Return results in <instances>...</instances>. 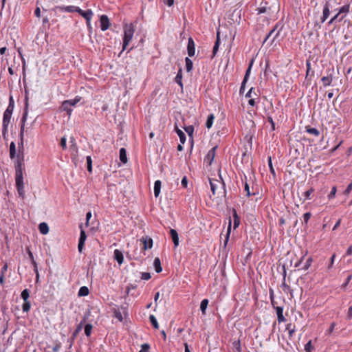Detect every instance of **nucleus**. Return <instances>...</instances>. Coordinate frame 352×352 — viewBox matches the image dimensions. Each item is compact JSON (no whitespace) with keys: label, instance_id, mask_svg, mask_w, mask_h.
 Returning a JSON list of instances; mask_svg holds the SVG:
<instances>
[{"label":"nucleus","instance_id":"nucleus-56","mask_svg":"<svg viewBox=\"0 0 352 352\" xmlns=\"http://www.w3.org/2000/svg\"><path fill=\"white\" fill-rule=\"evenodd\" d=\"M336 193V187L333 186L331 189V192L329 194L328 197L329 199L333 198L335 197V195Z\"/></svg>","mask_w":352,"mask_h":352},{"label":"nucleus","instance_id":"nucleus-5","mask_svg":"<svg viewBox=\"0 0 352 352\" xmlns=\"http://www.w3.org/2000/svg\"><path fill=\"white\" fill-rule=\"evenodd\" d=\"M276 9V6H268V3L267 1L262 2L261 6L257 8L258 14L267 13L270 15L273 13Z\"/></svg>","mask_w":352,"mask_h":352},{"label":"nucleus","instance_id":"nucleus-25","mask_svg":"<svg viewBox=\"0 0 352 352\" xmlns=\"http://www.w3.org/2000/svg\"><path fill=\"white\" fill-rule=\"evenodd\" d=\"M161 182L160 180H157L154 184V195L155 197H157L160 193L161 189Z\"/></svg>","mask_w":352,"mask_h":352},{"label":"nucleus","instance_id":"nucleus-64","mask_svg":"<svg viewBox=\"0 0 352 352\" xmlns=\"http://www.w3.org/2000/svg\"><path fill=\"white\" fill-rule=\"evenodd\" d=\"M115 316L116 318H118L120 321H122V314L120 311H115Z\"/></svg>","mask_w":352,"mask_h":352},{"label":"nucleus","instance_id":"nucleus-44","mask_svg":"<svg viewBox=\"0 0 352 352\" xmlns=\"http://www.w3.org/2000/svg\"><path fill=\"white\" fill-rule=\"evenodd\" d=\"M87 170L89 173H91L92 171V160L91 156L87 157Z\"/></svg>","mask_w":352,"mask_h":352},{"label":"nucleus","instance_id":"nucleus-59","mask_svg":"<svg viewBox=\"0 0 352 352\" xmlns=\"http://www.w3.org/2000/svg\"><path fill=\"white\" fill-rule=\"evenodd\" d=\"M275 310L276 311L277 316L283 314V307H275Z\"/></svg>","mask_w":352,"mask_h":352},{"label":"nucleus","instance_id":"nucleus-34","mask_svg":"<svg viewBox=\"0 0 352 352\" xmlns=\"http://www.w3.org/2000/svg\"><path fill=\"white\" fill-rule=\"evenodd\" d=\"M230 232H231V219H229V226H228V229H227V233H226V239H225V241H224V246L225 247L227 245L228 242L229 241V237H230Z\"/></svg>","mask_w":352,"mask_h":352},{"label":"nucleus","instance_id":"nucleus-41","mask_svg":"<svg viewBox=\"0 0 352 352\" xmlns=\"http://www.w3.org/2000/svg\"><path fill=\"white\" fill-rule=\"evenodd\" d=\"M93 326L91 324H87L85 325V333L87 336H90Z\"/></svg>","mask_w":352,"mask_h":352},{"label":"nucleus","instance_id":"nucleus-21","mask_svg":"<svg viewBox=\"0 0 352 352\" xmlns=\"http://www.w3.org/2000/svg\"><path fill=\"white\" fill-rule=\"evenodd\" d=\"M114 258L120 265L124 261V256L122 252L119 250H114Z\"/></svg>","mask_w":352,"mask_h":352},{"label":"nucleus","instance_id":"nucleus-29","mask_svg":"<svg viewBox=\"0 0 352 352\" xmlns=\"http://www.w3.org/2000/svg\"><path fill=\"white\" fill-rule=\"evenodd\" d=\"M16 156V146L14 142L10 144V157L14 159Z\"/></svg>","mask_w":352,"mask_h":352},{"label":"nucleus","instance_id":"nucleus-42","mask_svg":"<svg viewBox=\"0 0 352 352\" xmlns=\"http://www.w3.org/2000/svg\"><path fill=\"white\" fill-rule=\"evenodd\" d=\"M233 347L235 349L236 352H241V346L240 340L234 341L233 343Z\"/></svg>","mask_w":352,"mask_h":352},{"label":"nucleus","instance_id":"nucleus-55","mask_svg":"<svg viewBox=\"0 0 352 352\" xmlns=\"http://www.w3.org/2000/svg\"><path fill=\"white\" fill-rule=\"evenodd\" d=\"M66 138L63 137L60 139V146L63 150L67 148Z\"/></svg>","mask_w":352,"mask_h":352},{"label":"nucleus","instance_id":"nucleus-12","mask_svg":"<svg viewBox=\"0 0 352 352\" xmlns=\"http://www.w3.org/2000/svg\"><path fill=\"white\" fill-rule=\"evenodd\" d=\"M100 28L102 31L107 30L110 26V21L108 16L105 14L100 17Z\"/></svg>","mask_w":352,"mask_h":352},{"label":"nucleus","instance_id":"nucleus-33","mask_svg":"<svg viewBox=\"0 0 352 352\" xmlns=\"http://www.w3.org/2000/svg\"><path fill=\"white\" fill-rule=\"evenodd\" d=\"M186 71L190 72L192 69L193 63L192 61L188 58H185Z\"/></svg>","mask_w":352,"mask_h":352},{"label":"nucleus","instance_id":"nucleus-62","mask_svg":"<svg viewBox=\"0 0 352 352\" xmlns=\"http://www.w3.org/2000/svg\"><path fill=\"white\" fill-rule=\"evenodd\" d=\"M246 82H247V81H245V80H243L241 87H240V90H239L240 94H243L244 92Z\"/></svg>","mask_w":352,"mask_h":352},{"label":"nucleus","instance_id":"nucleus-27","mask_svg":"<svg viewBox=\"0 0 352 352\" xmlns=\"http://www.w3.org/2000/svg\"><path fill=\"white\" fill-rule=\"evenodd\" d=\"M120 160L124 164L127 162L126 151L124 148L120 149Z\"/></svg>","mask_w":352,"mask_h":352},{"label":"nucleus","instance_id":"nucleus-26","mask_svg":"<svg viewBox=\"0 0 352 352\" xmlns=\"http://www.w3.org/2000/svg\"><path fill=\"white\" fill-rule=\"evenodd\" d=\"M182 69L180 68L177 72V74L175 78V82H177L182 89L183 88V83H182Z\"/></svg>","mask_w":352,"mask_h":352},{"label":"nucleus","instance_id":"nucleus-49","mask_svg":"<svg viewBox=\"0 0 352 352\" xmlns=\"http://www.w3.org/2000/svg\"><path fill=\"white\" fill-rule=\"evenodd\" d=\"M13 109H14V104H12L11 102H9V104L4 112L9 113V114L10 113L12 114Z\"/></svg>","mask_w":352,"mask_h":352},{"label":"nucleus","instance_id":"nucleus-46","mask_svg":"<svg viewBox=\"0 0 352 352\" xmlns=\"http://www.w3.org/2000/svg\"><path fill=\"white\" fill-rule=\"evenodd\" d=\"M314 192V189L313 188H309L307 191L304 192V196L306 199H310V195Z\"/></svg>","mask_w":352,"mask_h":352},{"label":"nucleus","instance_id":"nucleus-30","mask_svg":"<svg viewBox=\"0 0 352 352\" xmlns=\"http://www.w3.org/2000/svg\"><path fill=\"white\" fill-rule=\"evenodd\" d=\"M208 305V299H204L200 304V309L201 311L202 314H206V310L207 309V307Z\"/></svg>","mask_w":352,"mask_h":352},{"label":"nucleus","instance_id":"nucleus-20","mask_svg":"<svg viewBox=\"0 0 352 352\" xmlns=\"http://www.w3.org/2000/svg\"><path fill=\"white\" fill-rule=\"evenodd\" d=\"M170 234L174 243L175 248H177L179 245V236L177 231L174 229H170Z\"/></svg>","mask_w":352,"mask_h":352},{"label":"nucleus","instance_id":"nucleus-43","mask_svg":"<svg viewBox=\"0 0 352 352\" xmlns=\"http://www.w3.org/2000/svg\"><path fill=\"white\" fill-rule=\"evenodd\" d=\"M30 307L31 304L30 301H24V303L22 306V309L24 312H28L30 309Z\"/></svg>","mask_w":352,"mask_h":352},{"label":"nucleus","instance_id":"nucleus-15","mask_svg":"<svg viewBox=\"0 0 352 352\" xmlns=\"http://www.w3.org/2000/svg\"><path fill=\"white\" fill-rule=\"evenodd\" d=\"M217 148V146H215L212 147L206 156L204 158V161L208 163L210 165L212 164L214 157H215V152L216 149Z\"/></svg>","mask_w":352,"mask_h":352},{"label":"nucleus","instance_id":"nucleus-57","mask_svg":"<svg viewBox=\"0 0 352 352\" xmlns=\"http://www.w3.org/2000/svg\"><path fill=\"white\" fill-rule=\"evenodd\" d=\"M340 16H339V15L338 14H336L333 17H332L329 21L328 22V24L329 25H331L332 23H333L334 22L336 21H338V19L340 18Z\"/></svg>","mask_w":352,"mask_h":352},{"label":"nucleus","instance_id":"nucleus-51","mask_svg":"<svg viewBox=\"0 0 352 352\" xmlns=\"http://www.w3.org/2000/svg\"><path fill=\"white\" fill-rule=\"evenodd\" d=\"M311 217V213L308 212H306L303 214V219H304V222L305 223H307L310 217Z\"/></svg>","mask_w":352,"mask_h":352},{"label":"nucleus","instance_id":"nucleus-24","mask_svg":"<svg viewBox=\"0 0 352 352\" xmlns=\"http://www.w3.org/2000/svg\"><path fill=\"white\" fill-rule=\"evenodd\" d=\"M89 290L88 287L86 286H82L79 289L78 296L79 297L87 296L89 295Z\"/></svg>","mask_w":352,"mask_h":352},{"label":"nucleus","instance_id":"nucleus-39","mask_svg":"<svg viewBox=\"0 0 352 352\" xmlns=\"http://www.w3.org/2000/svg\"><path fill=\"white\" fill-rule=\"evenodd\" d=\"M21 298L24 301L28 300V298L30 297V292H29V290L28 289H25L24 290H23L22 292H21Z\"/></svg>","mask_w":352,"mask_h":352},{"label":"nucleus","instance_id":"nucleus-63","mask_svg":"<svg viewBox=\"0 0 352 352\" xmlns=\"http://www.w3.org/2000/svg\"><path fill=\"white\" fill-rule=\"evenodd\" d=\"M282 287L285 292H287V290H290V287L287 285L285 281L282 283Z\"/></svg>","mask_w":352,"mask_h":352},{"label":"nucleus","instance_id":"nucleus-3","mask_svg":"<svg viewBox=\"0 0 352 352\" xmlns=\"http://www.w3.org/2000/svg\"><path fill=\"white\" fill-rule=\"evenodd\" d=\"M134 28L132 24L126 25L124 28V38L122 44V51L125 50L126 46L133 38L134 34Z\"/></svg>","mask_w":352,"mask_h":352},{"label":"nucleus","instance_id":"nucleus-54","mask_svg":"<svg viewBox=\"0 0 352 352\" xmlns=\"http://www.w3.org/2000/svg\"><path fill=\"white\" fill-rule=\"evenodd\" d=\"M151 274L148 272H142V273L141 278L143 280H148L151 278Z\"/></svg>","mask_w":352,"mask_h":352},{"label":"nucleus","instance_id":"nucleus-47","mask_svg":"<svg viewBox=\"0 0 352 352\" xmlns=\"http://www.w3.org/2000/svg\"><path fill=\"white\" fill-rule=\"evenodd\" d=\"M184 129L189 136H192V133L194 132V127L192 126H188L185 127Z\"/></svg>","mask_w":352,"mask_h":352},{"label":"nucleus","instance_id":"nucleus-7","mask_svg":"<svg viewBox=\"0 0 352 352\" xmlns=\"http://www.w3.org/2000/svg\"><path fill=\"white\" fill-rule=\"evenodd\" d=\"M76 12L80 14L86 20L87 25H89V21H91V17L93 16V12L91 11V10L88 9L84 11L78 7Z\"/></svg>","mask_w":352,"mask_h":352},{"label":"nucleus","instance_id":"nucleus-60","mask_svg":"<svg viewBox=\"0 0 352 352\" xmlns=\"http://www.w3.org/2000/svg\"><path fill=\"white\" fill-rule=\"evenodd\" d=\"M182 186L184 187V188H187V186H188V179H187V177L186 176H184L182 179Z\"/></svg>","mask_w":352,"mask_h":352},{"label":"nucleus","instance_id":"nucleus-37","mask_svg":"<svg viewBox=\"0 0 352 352\" xmlns=\"http://www.w3.org/2000/svg\"><path fill=\"white\" fill-rule=\"evenodd\" d=\"M233 217H234V228L235 229L239 226V223H240L239 217L237 215V213L235 210H234Z\"/></svg>","mask_w":352,"mask_h":352},{"label":"nucleus","instance_id":"nucleus-18","mask_svg":"<svg viewBox=\"0 0 352 352\" xmlns=\"http://www.w3.org/2000/svg\"><path fill=\"white\" fill-rule=\"evenodd\" d=\"M78 7H75L73 6H56L53 10H59L60 11L67 12H76Z\"/></svg>","mask_w":352,"mask_h":352},{"label":"nucleus","instance_id":"nucleus-23","mask_svg":"<svg viewBox=\"0 0 352 352\" xmlns=\"http://www.w3.org/2000/svg\"><path fill=\"white\" fill-rule=\"evenodd\" d=\"M38 229H39L40 232L43 234H46L49 232L48 225L45 222L41 223L39 224Z\"/></svg>","mask_w":352,"mask_h":352},{"label":"nucleus","instance_id":"nucleus-52","mask_svg":"<svg viewBox=\"0 0 352 352\" xmlns=\"http://www.w3.org/2000/svg\"><path fill=\"white\" fill-rule=\"evenodd\" d=\"M311 263H312V258H309L307 260V261H306V263H305V264L304 267H302V269H303L304 270H308V268L311 266Z\"/></svg>","mask_w":352,"mask_h":352},{"label":"nucleus","instance_id":"nucleus-38","mask_svg":"<svg viewBox=\"0 0 352 352\" xmlns=\"http://www.w3.org/2000/svg\"><path fill=\"white\" fill-rule=\"evenodd\" d=\"M253 62H254V60H251L250 64H249V66L245 72V76H244V78L243 80H245V81H248V78H249V75L250 74V71H251V69H252V66L253 65Z\"/></svg>","mask_w":352,"mask_h":352},{"label":"nucleus","instance_id":"nucleus-11","mask_svg":"<svg viewBox=\"0 0 352 352\" xmlns=\"http://www.w3.org/2000/svg\"><path fill=\"white\" fill-rule=\"evenodd\" d=\"M86 319H87L86 317H84L82 320L77 325L76 329L73 332L72 336L71 338V343H70V346H69L70 347L72 346L74 340H75V338H76V336H78L79 332L82 330V327L86 322Z\"/></svg>","mask_w":352,"mask_h":352},{"label":"nucleus","instance_id":"nucleus-9","mask_svg":"<svg viewBox=\"0 0 352 352\" xmlns=\"http://www.w3.org/2000/svg\"><path fill=\"white\" fill-rule=\"evenodd\" d=\"M11 116H12V114H10V113L9 114V113H7L5 112L3 113V123H2V125H3L2 133H3V135L4 138L6 137V134L7 133V131H8V126L10 122Z\"/></svg>","mask_w":352,"mask_h":352},{"label":"nucleus","instance_id":"nucleus-2","mask_svg":"<svg viewBox=\"0 0 352 352\" xmlns=\"http://www.w3.org/2000/svg\"><path fill=\"white\" fill-rule=\"evenodd\" d=\"M278 25H276L272 30L266 35L263 45H266L267 46L276 45V41L279 37L280 32L281 28L278 30Z\"/></svg>","mask_w":352,"mask_h":352},{"label":"nucleus","instance_id":"nucleus-61","mask_svg":"<svg viewBox=\"0 0 352 352\" xmlns=\"http://www.w3.org/2000/svg\"><path fill=\"white\" fill-rule=\"evenodd\" d=\"M352 190V183L349 184L348 185V186L346 187V188L345 189V190L344 191V193L345 195H348L350 193V192Z\"/></svg>","mask_w":352,"mask_h":352},{"label":"nucleus","instance_id":"nucleus-40","mask_svg":"<svg viewBox=\"0 0 352 352\" xmlns=\"http://www.w3.org/2000/svg\"><path fill=\"white\" fill-rule=\"evenodd\" d=\"M306 131L310 134H313L315 136H318L320 135L319 131L316 128L307 127Z\"/></svg>","mask_w":352,"mask_h":352},{"label":"nucleus","instance_id":"nucleus-19","mask_svg":"<svg viewBox=\"0 0 352 352\" xmlns=\"http://www.w3.org/2000/svg\"><path fill=\"white\" fill-rule=\"evenodd\" d=\"M329 14H330L329 4L327 1L323 8L322 16L320 18L322 23H324L327 19V18L329 16Z\"/></svg>","mask_w":352,"mask_h":352},{"label":"nucleus","instance_id":"nucleus-45","mask_svg":"<svg viewBox=\"0 0 352 352\" xmlns=\"http://www.w3.org/2000/svg\"><path fill=\"white\" fill-rule=\"evenodd\" d=\"M314 346L312 345L311 340H309L305 345V350L306 352H311V351L314 349Z\"/></svg>","mask_w":352,"mask_h":352},{"label":"nucleus","instance_id":"nucleus-10","mask_svg":"<svg viewBox=\"0 0 352 352\" xmlns=\"http://www.w3.org/2000/svg\"><path fill=\"white\" fill-rule=\"evenodd\" d=\"M140 242L143 245L142 250H146L152 248V247H153V239L151 237H149L148 236H142L140 239Z\"/></svg>","mask_w":352,"mask_h":352},{"label":"nucleus","instance_id":"nucleus-35","mask_svg":"<svg viewBox=\"0 0 352 352\" xmlns=\"http://www.w3.org/2000/svg\"><path fill=\"white\" fill-rule=\"evenodd\" d=\"M286 329L288 330L289 338H292L294 333L296 331L295 326L292 325L291 323L287 324L286 326Z\"/></svg>","mask_w":352,"mask_h":352},{"label":"nucleus","instance_id":"nucleus-53","mask_svg":"<svg viewBox=\"0 0 352 352\" xmlns=\"http://www.w3.org/2000/svg\"><path fill=\"white\" fill-rule=\"evenodd\" d=\"M150 349V345L148 344H143L142 345V349L139 352H148Z\"/></svg>","mask_w":352,"mask_h":352},{"label":"nucleus","instance_id":"nucleus-4","mask_svg":"<svg viewBox=\"0 0 352 352\" xmlns=\"http://www.w3.org/2000/svg\"><path fill=\"white\" fill-rule=\"evenodd\" d=\"M80 100V97H76L74 100H67L63 102L60 106V110L66 111L69 116H71L72 107L75 106Z\"/></svg>","mask_w":352,"mask_h":352},{"label":"nucleus","instance_id":"nucleus-17","mask_svg":"<svg viewBox=\"0 0 352 352\" xmlns=\"http://www.w3.org/2000/svg\"><path fill=\"white\" fill-rule=\"evenodd\" d=\"M187 51L189 56L191 57L195 55V45L193 39L191 37H190L188 41Z\"/></svg>","mask_w":352,"mask_h":352},{"label":"nucleus","instance_id":"nucleus-48","mask_svg":"<svg viewBox=\"0 0 352 352\" xmlns=\"http://www.w3.org/2000/svg\"><path fill=\"white\" fill-rule=\"evenodd\" d=\"M268 165H269V168H270V173H271L272 175H275V170H274V168H273V166H272V158H271V157H270L268 158Z\"/></svg>","mask_w":352,"mask_h":352},{"label":"nucleus","instance_id":"nucleus-58","mask_svg":"<svg viewBox=\"0 0 352 352\" xmlns=\"http://www.w3.org/2000/svg\"><path fill=\"white\" fill-rule=\"evenodd\" d=\"M267 121L270 123L271 124V127H272V131H274L275 130V123L273 120V118H272V116H267Z\"/></svg>","mask_w":352,"mask_h":352},{"label":"nucleus","instance_id":"nucleus-8","mask_svg":"<svg viewBox=\"0 0 352 352\" xmlns=\"http://www.w3.org/2000/svg\"><path fill=\"white\" fill-rule=\"evenodd\" d=\"M338 12L337 14L339 15V16H340L338 19V22H340L344 19V18L349 12L350 4H345L343 6H342L341 8H338Z\"/></svg>","mask_w":352,"mask_h":352},{"label":"nucleus","instance_id":"nucleus-1","mask_svg":"<svg viewBox=\"0 0 352 352\" xmlns=\"http://www.w3.org/2000/svg\"><path fill=\"white\" fill-rule=\"evenodd\" d=\"M16 157V160L14 162L16 187L19 197L23 199L25 197L23 177V170L24 168L23 153L19 150Z\"/></svg>","mask_w":352,"mask_h":352},{"label":"nucleus","instance_id":"nucleus-13","mask_svg":"<svg viewBox=\"0 0 352 352\" xmlns=\"http://www.w3.org/2000/svg\"><path fill=\"white\" fill-rule=\"evenodd\" d=\"M217 184H221L222 186V187L223 188L224 197H226V190L225 188V183L223 182V181H222V182L221 183L219 180L212 181L211 179H210V188L212 192V194L215 195V190H216Z\"/></svg>","mask_w":352,"mask_h":352},{"label":"nucleus","instance_id":"nucleus-6","mask_svg":"<svg viewBox=\"0 0 352 352\" xmlns=\"http://www.w3.org/2000/svg\"><path fill=\"white\" fill-rule=\"evenodd\" d=\"M334 72L333 68L329 69L327 71V75L325 76H323L321 78V81L322 82V85L324 87H327L331 85L332 80H333V74Z\"/></svg>","mask_w":352,"mask_h":352},{"label":"nucleus","instance_id":"nucleus-16","mask_svg":"<svg viewBox=\"0 0 352 352\" xmlns=\"http://www.w3.org/2000/svg\"><path fill=\"white\" fill-rule=\"evenodd\" d=\"M86 239H87L86 233L82 229H81L78 245V251L80 252H81L82 251V249L84 248L85 242L86 241Z\"/></svg>","mask_w":352,"mask_h":352},{"label":"nucleus","instance_id":"nucleus-14","mask_svg":"<svg viewBox=\"0 0 352 352\" xmlns=\"http://www.w3.org/2000/svg\"><path fill=\"white\" fill-rule=\"evenodd\" d=\"M28 116V102H25V108L21 118V130H20V138L21 139L23 138V133H24V127H25V122Z\"/></svg>","mask_w":352,"mask_h":352},{"label":"nucleus","instance_id":"nucleus-31","mask_svg":"<svg viewBox=\"0 0 352 352\" xmlns=\"http://www.w3.org/2000/svg\"><path fill=\"white\" fill-rule=\"evenodd\" d=\"M176 132L179 138V140L181 144H184L186 142V135L185 133L178 128H176Z\"/></svg>","mask_w":352,"mask_h":352},{"label":"nucleus","instance_id":"nucleus-32","mask_svg":"<svg viewBox=\"0 0 352 352\" xmlns=\"http://www.w3.org/2000/svg\"><path fill=\"white\" fill-rule=\"evenodd\" d=\"M214 119V116L213 114H210L208 116V118H207V120H206V126L208 129L211 128V126H212Z\"/></svg>","mask_w":352,"mask_h":352},{"label":"nucleus","instance_id":"nucleus-28","mask_svg":"<svg viewBox=\"0 0 352 352\" xmlns=\"http://www.w3.org/2000/svg\"><path fill=\"white\" fill-rule=\"evenodd\" d=\"M153 265L155 267V270L157 273H160L162 271V268L161 266V262L158 257L155 258Z\"/></svg>","mask_w":352,"mask_h":352},{"label":"nucleus","instance_id":"nucleus-22","mask_svg":"<svg viewBox=\"0 0 352 352\" xmlns=\"http://www.w3.org/2000/svg\"><path fill=\"white\" fill-rule=\"evenodd\" d=\"M70 150L72 151V155H77L78 154V146L76 142V140L74 138L72 137L70 138Z\"/></svg>","mask_w":352,"mask_h":352},{"label":"nucleus","instance_id":"nucleus-36","mask_svg":"<svg viewBox=\"0 0 352 352\" xmlns=\"http://www.w3.org/2000/svg\"><path fill=\"white\" fill-rule=\"evenodd\" d=\"M149 320H150V322L152 324L153 327L155 329H157L159 328V324H158L156 318L153 315H151L149 316Z\"/></svg>","mask_w":352,"mask_h":352},{"label":"nucleus","instance_id":"nucleus-50","mask_svg":"<svg viewBox=\"0 0 352 352\" xmlns=\"http://www.w3.org/2000/svg\"><path fill=\"white\" fill-rule=\"evenodd\" d=\"M23 81L24 86L25 87V81H26V79H25V62L23 58Z\"/></svg>","mask_w":352,"mask_h":352}]
</instances>
